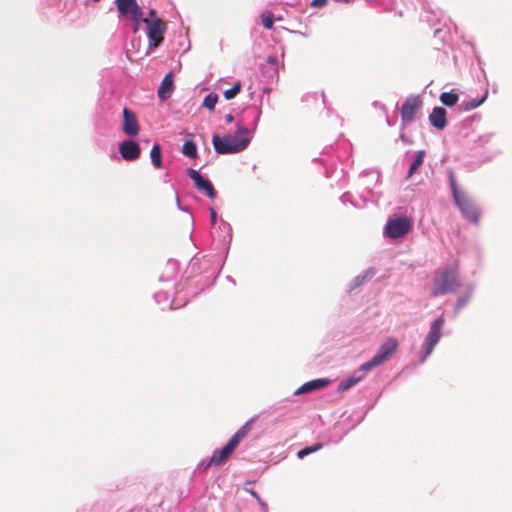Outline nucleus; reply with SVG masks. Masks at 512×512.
Returning <instances> with one entry per match:
<instances>
[{"label":"nucleus","mask_w":512,"mask_h":512,"mask_svg":"<svg viewBox=\"0 0 512 512\" xmlns=\"http://www.w3.org/2000/svg\"><path fill=\"white\" fill-rule=\"evenodd\" d=\"M218 230L223 232V235H218V238L214 236L213 246L218 254L204 255L201 258L195 256L189 264V272L194 277H198L196 283L201 286V290L214 283L230 250L233 236L232 226L227 221L221 220Z\"/></svg>","instance_id":"1"},{"label":"nucleus","mask_w":512,"mask_h":512,"mask_svg":"<svg viewBox=\"0 0 512 512\" xmlns=\"http://www.w3.org/2000/svg\"><path fill=\"white\" fill-rule=\"evenodd\" d=\"M262 111L259 107L251 106L243 111V116L236 122L234 134L219 136L214 134L212 144L218 154H236L244 151L250 144L257 129Z\"/></svg>","instance_id":"2"},{"label":"nucleus","mask_w":512,"mask_h":512,"mask_svg":"<svg viewBox=\"0 0 512 512\" xmlns=\"http://www.w3.org/2000/svg\"><path fill=\"white\" fill-rule=\"evenodd\" d=\"M253 420L245 422L228 440V442L220 449L214 450L212 456L208 459H203L196 467L197 472L204 473L211 466H219L224 463L234 452L240 442L248 435L251 430Z\"/></svg>","instance_id":"3"},{"label":"nucleus","mask_w":512,"mask_h":512,"mask_svg":"<svg viewBox=\"0 0 512 512\" xmlns=\"http://www.w3.org/2000/svg\"><path fill=\"white\" fill-rule=\"evenodd\" d=\"M459 287L456 269L445 268L435 272L431 296L437 297L455 292Z\"/></svg>","instance_id":"4"},{"label":"nucleus","mask_w":512,"mask_h":512,"mask_svg":"<svg viewBox=\"0 0 512 512\" xmlns=\"http://www.w3.org/2000/svg\"><path fill=\"white\" fill-rule=\"evenodd\" d=\"M450 187L452 190L453 198L460 209L463 217L472 223H478L479 211L472 200L467 196L466 193L462 192L457 185V181L453 175L450 176Z\"/></svg>","instance_id":"5"},{"label":"nucleus","mask_w":512,"mask_h":512,"mask_svg":"<svg viewBox=\"0 0 512 512\" xmlns=\"http://www.w3.org/2000/svg\"><path fill=\"white\" fill-rule=\"evenodd\" d=\"M445 324V319L443 316H439L436 318L430 325V329L428 334L425 337V340L422 344V356L420 361L423 363L432 353L434 347L439 342L442 336V330Z\"/></svg>","instance_id":"6"},{"label":"nucleus","mask_w":512,"mask_h":512,"mask_svg":"<svg viewBox=\"0 0 512 512\" xmlns=\"http://www.w3.org/2000/svg\"><path fill=\"white\" fill-rule=\"evenodd\" d=\"M116 8L121 17L133 22V32L138 31L143 20V11L136 0H115Z\"/></svg>","instance_id":"7"},{"label":"nucleus","mask_w":512,"mask_h":512,"mask_svg":"<svg viewBox=\"0 0 512 512\" xmlns=\"http://www.w3.org/2000/svg\"><path fill=\"white\" fill-rule=\"evenodd\" d=\"M397 347L398 341L394 338H389L381 345L378 352L373 356V358L370 361L360 366L359 371H369L379 366L395 352Z\"/></svg>","instance_id":"8"},{"label":"nucleus","mask_w":512,"mask_h":512,"mask_svg":"<svg viewBox=\"0 0 512 512\" xmlns=\"http://www.w3.org/2000/svg\"><path fill=\"white\" fill-rule=\"evenodd\" d=\"M397 347L398 341L394 338H389L381 345L378 352L373 356V358L370 361L360 366L359 371H369L379 366L395 352Z\"/></svg>","instance_id":"9"},{"label":"nucleus","mask_w":512,"mask_h":512,"mask_svg":"<svg viewBox=\"0 0 512 512\" xmlns=\"http://www.w3.org/2000/svg\"><path fill=\"white\" fill-rule=\"evenodd\" d=\"M412 228L409 218L402 216L389 219L384 227V235L390 239L404 237Z\"/></svg>","instance_id":"10"},{"label":"nucleus","mask_w":512,"mask_h":512,"mask_svg":"<svg viewBox=\"0 0 512 512\" xmlns=\"http://www.w3.org/2000/svg\"><path fill=\"white\" fill-rule=\"evenodd\" d=\"M142 22L147 26V38L149 40V48L158 47L164 40V33L166 31V24L159 18L146 20L143 18Z\"/></svg>","instance_id":"11"},{"label":"nucleus","mask_w":512,"mask_h":512,"mask_svg":"<svg viewBox=\"0 0 512 512\" xmlns=\"http://www.w3.org/2000/svg\"><path fill=\"white\" fill-rule=\"evenodd\" d=\"M187 175L194 182L195 187L198 190L203 191L208 198H210V199L216 198V195H217L216 191L214 189L213 184L211 183V181L208 178L204 177L197 170H195L193 168H189L187 170Z\"/></svg>","instance_id":"12"},{"label":"nucleus","mask_w":512,"mask_h":512,"mask_svg":"<svg viewBox=\"0 0 512 512\" xmlns=\"http://www.w3.org/2000/svg\"><path fill=\"white\" fill-rule=\"evenodd\" d=\"M422 100L420 96H409L405 99L401 107V119L404 123L412 122L415 119V115L422 107Z\"/></svg>","instance_id":"13"},{"label":"nucleus","mask_w":512,"mask_h":512,"mask_svg":"<svg viewBox=\"0 0 512 512\" xmlns=\"http://www.w3.org/2000/svg\"><path fill=\"white\" fill-rule=\"evenodd\" d=\"M118 150L121 157L126 161H134L140 157L141 149L139 144L131 139L119 143Z\"/></svg>","instance_id":"14"},{"label":"nucleus","mask_w":512,"mask_h":512,"mask_svg":"<svg viewBox=\"0 0 512 512\" xmlns=\"http://www.w3.org/2000/svg\"><path fill=\"white\" fill-rule=\"evenodd\" d=\"M123 132L130 137L136 136L139 133L140 127L136 114L127 107L123 108Z\"/></svg>","instance_id":"15"},{"label":"nucleus","mask_w":512,"mask_h":512,"mask_svg":"<svg viewBox=\"0 0 512 512\" xmlns=\"http://www.w3.org/2000/svg\"><path fill=\"white\" fill-rule=\"evenodd\" d=\"M331 380L328 378H317L310 380L303 385H301L298 389L295 390L294 395H302L311 393L314 391L321 390L330 384Z\"/></svg>","instance_id":"16"},{"label":"nucleus","mask_w":512,"mask_h":512,"mask_svg":"<svg viewBox=\"0 0 512 512\" xmlns=\"http://www.w3.org/2000/svg\"><path fill=\"white\" fill-rule=\"evenodd\" d=\"M174 89V79L172 72L167 73L161 81L157 95L161 101H166L171 97Z\"/></svg>","instance_id":"17"},{"label":"nucleus","mask_w":512,"mask_h":512,"mask_svg":"<svg viewBox=\"0 0 512 512\" xmlns=\"http://www.w3.org/2000/svg\"><path fill=\"white\" fill-rule=\"evenodd\" d=\"M429 121L436 129L443 130L447 125L446 110L442 107H435L429 115Z\"/></svg>","instance_id":"18"},{"label":"nucleus","mask_w":512,"mask_h":512,"mask_svg":"<svg viewBox=\"0 0 512 512\" xmlns=\"http://www.w3.org/2000/svg\"><path fill=\"white\" fill-rule=\"evenodd\" d=\"M178 262L176 260L170 259L167 261L165 265V269L163 274L159 277L160 282H170L172 281L178 273Z\"/></svg>","instance_id":"19"},{"label":"nucleus","mask_w":512,"mask_h":512,"mask_svg":"<svg viewBox=\"0 0 512 512\" xmlns=\"http://www.w3.org/2000/svg\"><path fill=\"white\" fill-rule=\"evenodd\" d=\"M154 299L161 306V309H172L174 300H171L169 291L159 290L154 294Z\"/></svg>","instance_id":"20"},{"label":"nucleus","mask_w":512,"mask_h":512,"mask_svg":"<svg viewBox=\"0 0 512 512\" xmlns=\"http://www.w3.org/2000/svg\"><path fill=\"white\" fill-rule=\"evenodd\" d=\"M263 73H268L269 76H274L278 72V58L276 56H268L262 66Z\"/></svg>","instance_id":"21"},{"label":"nucleus","mask_w":512,"mask_h":512,"mask_svg":"<svg viewBox=\"0 0 512 512\" xmlns=\"http://www.w3.org/2000/svg\"><path fill=\"white\" fill-rule=\"evenodd\" d=\"M151 163L155 168L162 167V154L161 147L159 144H154L150 151Z\"/></svg>","instance_id":"22"},{"label":"nucleus","mask_w":512,"mask_h":512,"mask_svg":"<svg viewBox=\"0 0 512 512\" xmlns=\"http://www.w3.org/2000/svg\"><path fill=\"white\" fill-rule=\"evenodd\" d=\"M424 157H425L424 150H420L416 153L415 159L412 162V164L409 168V171H408V175H407L408 178L411 177L413 174H415L417 172V170L420 168V166H422V164L424 162Z\"/></svg>","instance_id":"23"},{"label":"nucleus","mask_w":512,"mask_h":512,"mask_svg":"<svg viewBox=\"0 0 512 512\" xmlns=\"http://www.w3.org/2000/svg\"><path fill=\"white\" fill-rule=\"evenodd\" d=\"M182 153L189 158H196L198 155L197 145L192 140H186L182 146Z\"/></svg>","instance_id":"24"},{"label":"nucleus","mask_w":512,"mask_h":512,"mask_svg":"<svg viewBox=\"0 0 512 512\" xmlns=\"http://www.w3.org/2000/svg\"><path fill=\"white\" fill-rule=\"evenodd\" d=\"M487 97V92L484 94V96L477 100V99H471V100H468V101H463L461 104H460V109L463 110V111H471L475 108H477L478 106H480L486 99Z\"/></svg>","instance_id":"25"},{"label":"nucleus","mask_w":512,"mask_h":512,"mask_svg":"<svg viewBox=\"0 0 512 512\" xmlns=\"http://www.w3.org/2000/svg\"><path fill=\"white\" fill-rule=\"evenodd\" d=\"M459 96L454 92H443L440 95V101L448 107L454 106L458 102Z\"/></svg>","instance_id":"26"},{"label":"nucleus","mask_w":512,"mask_h":512,"mask_svg":"<svg viewBox=\"0 0 512 512\" xmlns=\"http://www.w3.org/2000/svg\"><path fill=\"white\" fill-rule=\"evenodd\" d=\"M218 101V95L216 93H209L204 97L203 107L208 109L209 111H213Z\"/></svg>","instance_id":"27"},{"label":"nucleus","mask_w":512,"mask_h":512,"mask_svg":"<svg viewBox=\"0 0 512 512\" xmlns=\"http://www.w3.org/2000/svg\"><path fill=\"white\" fill-rule=\"evenodd\" d=\"M321 448H322V444H315V445H312V446H306V447L300 449L297 452V457L299 459H303L306 456L310 455L311 453H314V452L320 450Z\"/></svg>","instance_id":"28"},{"label":"nucleus","mask_w":512,"mask_h":512,"mask_svg":"<svg viewBox=\"0 0 512 512\" xmlns=\"http://www.w3.org/2000/svg\"><path fill=\"white\" fill-rule=\"evenodd\" d=\"M209 211H210L211 224L214 228V231L212 232V237L214 238V236H216V238H218V235L222 236L223 232L218 230L220 223L217 225V213L214 210V208H212V207L209 209Z\"/></svg>","instance_id":"29"},{"label":"nucleus","mask_w":512,"mask_h":512,"mask_svg":"<svg viewBox=\"0 0 512 512\" xmlns=\"http://www.w3.org/2000/svg\"><path fill=\"white\" fill-rule=\"evenodd\" d=\"M240 90H241V83L236 82L231 88L226 89L224 91L225 99L231 100V99L235 98L237 96V94L240 92Z\"/></svg>","instance_id":"30"},{"label":"nucleus","mask_w":512,"mask_h":512,"mask_svg":"<svg viewBox=\"0 0 512 512\" xmlns=\"http://www.w3.org/2000/svg\"><path fill=\"white\" fill-rule=\"evenodd\" d=\"M375 275V271L373 269H368L363 273V275H359L354 280V287L359 286L365 282L367 279H371Z\"/></svg>","instance_id":"31"},{"label":"nucleus","mask_w":512,"mask_h":512,"mask_svg":"<svg viewBox=\"0 0 512 512\" xmlns=\"http://www.w3.org/2000/svg\"><path fill=\"white\" fill-rule=\"evenodd\" d=\"M352 388V375L339 382L336 391L342 393Z\"/></svg>","instance_id":"32"},{"label":"nucleus","mask_w":512,"mask_h":512,"mask_svg":"<svg viewBox=\"0 0 512 512\" xmlns=\"http://www.w3.org/2000/svg\"><path fill=\"white\" fill-rule=\"evenodd\" d=\"M261 20H262L263 26L266 29L271 30L273 28V25H274V16H273V14H271V13H269V14H262L261 15Z\"/></svg>","instance_id":"33"},{"label":"nucleus","mask_w":512,"mask_h":512,"mask_svg":"<svg viewBox=\"0 0 512 512\" xmlns=\"http://www.w3.org/2000/svg\"><path fill=\"white\" fill-rule=\"evenodd\" d=\"M339 200L343 205L352 204V195L349 192H345L340 196Z\"/></svg>","instance_id":"34"},{"label":"nucleus","mask_w":512,"mask_h":512,"mask_svg":"<svg viewBox=\"0 0 512 512\" xmlns=\"http://www.w3.org/2000/svg\"><path fill=\"white\" fill-rule=\"evenodd\" d=\"M328 3V0H312L311 6L315 8H322Z\"/></svg>","instance_id":"35"},{"label":"nucleus","mask_w":512,"mask_h":512,"mask_svg":"<svg viewBox=\"0 0 512 512\" xmlns=\"http://www.w3.org/2000/svg\"><path fill=\"white\" fill-rule=\"evenodd\" d=\"M176 203H177V207L179 210L181 211H184V212H189V208L187 206H183L178 198V196L176 197Z\"/></svg>","instance_id":"36"},{"label":"nucleus","mask_w":512,"mask_h":512,"mask_svg":"<svg viewBox=\"0 0 512 512\" xmlns=\"http://www.w3.org/2000/svg\"><path fill=\"white\" fill-rule=\"evenodd\" d=\"M262 509L263 512H267L268 511V506L266 504V502H264L262 499H260V501H257Z\"/></svg>","instance_id":"37"},{"label":"nucleus","mask_w":512,"mask_h":512,"mask_svg":"<svg viewBox=\"0 0 512 512\" xmlns=\"http://www.w3.org/2000/svg\"><path fill=\"white\" fill-rule=\"evenodd\" d=\"M148 17H149L148 20H152V19L158 18L156 16V11L154 9L149 10Z\"/></svg>","instance_id":"38"},{"label":"nucleus","mask_w":512,"mask_h":512,"mask_svg":"<svg viewBox=\"0 0 512 512\" xmlns=\"http://www.w3.org/2000/svg\"><path fill=\"white\" fill-rule=\"evenodd\" d=\"M249 492L254 497V499H256L257 501H260L261 497L259 496V494L256 491L249 490Z\"/></svg>","instance_id":"39"},{"label":"nucleus","mask_w":512,"mask_h":512,"mask_svg":"<svg viewBox=\"0 0 512 512\" xmlns=\"http://www.w3.org/2000/svg\"><path fill=\"white\" fill-rule=\"evenodd\" d=\"M225 121H226L227 123H232V122L234 121V116H233L232 114H227V115L225 116Z\"/></svg>","instance_id":"40"},{"label":"nucleus","mask_w":512,"mask_h":512,"mask_svg":"<svg viewBox=\"0 0 512 512\" xmlns=\"http://www.w3.org/2000/svg\"><path fill=\"white\" fill-rule=\"evenodd\" d=\"M346 292L349 294L350 292H352V285H348L347 288H346Z\"/></svg>","instance_id":"41"},{"label":"nucleus","mask_w":512,"mask_h":512,"mask_svg":"<svg viewBox=\"0 0 512 512\" xmlns=\"http://www.w3.org/2000/svg\"><path fill=\"white\" fill-rule=\"evenodd\" d=\"M335 2H344V3H349L351 0H334Z\"/></svg>","instance_id":"42"},{"label":"nucleus","mask_w":512,"mask_h":512,"mask_svg":"<svg viewBox=\"0 0 512 512\" xmlns=\"http://www.w3.org/2000/svg\"><path fill=\"white\" fill-rule=\"evenodd\" d=\"M227 279L229 280V282H232L233 284H235V281L232 277L228 276Z\"/></svg>","instance_id":"43"},{"label":"nucleus","mask_w":512,"mask_h":512,"mask_svg":"<svg viewBox=\"0 0 512 512\" xmlns=\"http://www.w3.org/2000/svg\"><path fill=\"white\" fill-rule=\"evenodd\" d=\"M359 380H360V378H355L354 377L353 383L356 384Z\"/></svg>","instance_id":"44"},{"label":"nucleus","mask_w":512,"mask_h":512,"mask_svg":"<svg viewBox=\"0 0 512 512\" xmlns=\"http://www.w3.org/2000/svg\"><path fill=\"white\" fill-rule=\"evenodd\" d=\"M164 181H165V182H168V181H169V179H168V174H166V175H165V177H164Z\"/></svg>","instance_id":"45"}]
</instances>
